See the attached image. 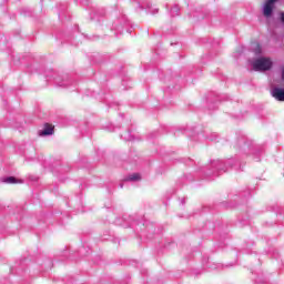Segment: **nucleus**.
<instances>
[{"label":"nucleus","instance_id":"obj_5","mask_svg":"<svg viewBox=\"0 0 284 284\" xmlns=\"http://www.w3.org/2000/svg\"><path fill=\"white\" fill-rule=\"evenodd\" d=\"M54 134V126L45 124L44 129L40 132V136H50Z\"/></svg>","mask_w":284,"mask_h":284},{"label":"nucleus","instance_id":"obj_4","mask_svg":"<svg viewBox=\"0 0 284 284\" xmlns=\"http://www.w3.org/2000/svg\"><path fill=\"white\" fill-rule=\"evenodd\" d=\"M271 95L273 99H276V101H284V89L281 88H273L271 90Z\"/></svg>","mask_w":284,"mask_h":284},{"label":"nucleus","instance_id":"obj_11","mask_svg":"<svg viewBox=\"0 0 284 284\" xmlns=\"http://www.w3.org/2000/svg\"><path fill=\"white\" fill-rule=\"evenodd\" d=\"M156 12H159V9H154V12H152V14H156Z\"/></svg>","mask_w":284,"mask_h":284},{"label":"nucleus","instance_id":"obj_1","mask_svg":"<svg viewBox=\"0 0 284 284\" xmlns=\"http://www.w3.org/2000/svg\"><path fill=\"white\" fill-rule=\"evenodd\" d=\"M252 65L255 72H266V70H272V60L268 58H258L252 62Z\"/></svg>","mask_w":284,"mask_h":284},{"label":"nucleus","instance_id":"obj_7","mask_svg":"<svg viewBox=\"0 0 284 284\" xmlns=\"http://www.w3.org/2000/svg\"><path fill=\"white\" fill-rule=\"evenodd\" d=\"M180 10L181 9L178 7V4L173 6V8L171 9V17H179Z\"/></svg>","mask_w":284,"mask_h":284},{"label":"nucleus","instance_id":"obj_10","mask_svg":"<svg viewBox=\"0 0 284 284\" xmlns=\"http://www.w3.org/2000/svg\"><path fill=\"white\" fill-rule=\"evenodd\" d=\"M281 21L284 23V12L281 13Z\"/></svg>","mask_w":284,"mask_h":284},{"label":"nucleus","instance_id":"obj_9","mask_svg":"<svg viewBox=\"0 0 284 284\" xmlns=\"http://www.w3.org/2000/svg\"><path fill=\"white\" fill-rule=\"evenodd\" d=\"M128 135H124V141H134V138L130 135V133H126Z\"/></svg>","mask_w":284,"mask_h":284},{"label":"nucleus","instance_id":"obj_6","mask_svg":"<svg viewBox=\"0 0 284 284\" xmlns=\"http://www.w3.org/2000/svg\"><path fill=\"white\" fill-rule=\"evenodd\" d=\"M125 181H141V175L139 173H133L129 175Z\"/></svg>","mask_w":284,"mask_h":284},{"label":"nucleus","instance_id":"obj_12","mask_svg":"<svg viewBox=\"0 0 284 284\" xmlns=\"http://www.w3.org/2000/svg\"><path fill=\"white\" fill-rule=\"evenodd\" d=\"M181 203H182V205H185V200H182Z\"/></svg>","mask_w":284,"mask_h":284},{"label":"nucleus","instance_id":"obj_3","mask_svg":"<svg viewBox=\"0 0 284 284\" xmlns=\"http://www.w3.org/2000/svg\"><path fill=\"white\" fill-rule=\"evenodd\" d=\"M274 3H276V0H267L265 3H264V7H263V16L266 18V19H270L272 17V14H274Z\"/></svg>","mask_w":284,"mask_h":284},{"label":"nucleus","instance_id":"obj_8","mask_svg":"<svg viewBox=\"0 0 284 284\" xmlns=\"http://www.w3.org/2000/svg\"><path fill=\"white\" fill-rule=\"evenodd\" d=\"M4 183L13 184L17 183V179L13 176H9L4 180Z\"/></svg>","mask_w":284,"mask_h":284},{"label":"nucleus","instance_id":"obj_2","mask_svg":"<svg viewBox=\"0 0 284 284\" xmlns=\"http://www.w3.org/2000/svg\"><path fill=\"white\" fill-rule=\"evenodd\" d=\"M233 163H234V160H227L226 162H223L221 160H215L212 162V168H214L219 172H227V166H232Z\"/></svg>","mask_w":284,"mask_h":284}]
</instances>
